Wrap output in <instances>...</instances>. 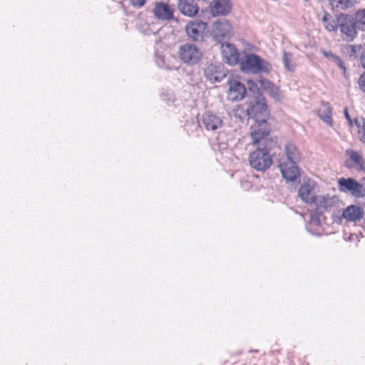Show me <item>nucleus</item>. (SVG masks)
I'll return each mask as SVG.
<instances>
[{"label": "nucleus", "mask_w": 365, "mask_h": 365, "mask_svg": "<svg viewBox=\"0 0 365 365\" xmlns=\"http://www.w3.org/2000/svg\"><path fill=\"white\" fill-rule=\"evenodd\" d=\"M247 115L255 120L251 127L250 135L255 142H259L264 136H269L270 126L267 121L268 117L267 106L262 96H258L255 101L251 102L247 108Z\"/></svg>", "instance_id": "nucleus-1"}, {"label": "nucleus", "mask_w": 365, "mask_h": 365, "mask_svg": "<svg viewBox=\"0 0 365 365\" xmlns=\"http://www.w3.org/2000/svg\"><path fill=\"white\" fill-rule=\"evenodd\" d=\"M252 142L257 148L249 155L250 165L258 172H264L272 165V157L275 155L272 150L277 148V141L264 136L259 142H255L252 139Z\"/></svg>", "instance_id": "nucleus-2"}, {"label": "nucleus", "mask_w": 365, "mask_h": 365, "mask_svg": "<svg viewBox=\"0 0 365 365\" xmlns=\"http://www.w3.org/2000/svg\"><path fill=\"white\" fill-rule=\"evenodd\" d=\"M240 66L242 71L250 73H268L271 69V66L267 61L254 53L246 54L240 61Z\"/></svg>", "instance_id": "nucleus-3"}, {"label": "nucleus", "mask_w": 365, "mask_h": 365, "mask_svg": "<svg viewBox=\"0 0 365 365\" xmlns=\"http://www.w3.org/2000/svg\"><path fill=\"white\" fill-rule=\"evenodd\" d=\"M336 24L340 30L343 41L350 42L356 36V26L354 17L346 14H341L336 17Z\"/></svg>", "instance_id": "nucleus-4"}, {"label": "nucleus", "mask_w": 365, "mask_h": 365, "mask_svg": "<svg viewBox=\"0 0 365 365\" xmlns=\"http://www.w3.org/2000/svg\"><path fill=\"white\" fill-rule=\"evenodd\" d=\"M178 53L180 59L187 65L197 63L202 57L201 51L193 43L181 45L179 47Z\"/></svg>", "instance_id": "nucleus-5"}, {"label": "nucleus", "mask_w": 365, "mask_h": 365, "mask_svg": "<svg viewBox=\"0 0 365 365\" xmlns=\"http://www.w3.org/2000/svg\"><path fill=\"white\" fill-rule=\"evenodd\" d=\"M232 26L227 19H221L213 23L211 36L217 42L221 43L224 39L231 36Z\"/></svg>", "instance_id": "nucleus-6"}, {"label": "nucleus", "mask_w": 365, "mask_h": 365, "mask_svg": "<svg viewBox=\"0 0 365 365\" xmlns=\"http://www.w3.org/2000/svg\"><path fill=\"white\" fill-rule=\"evenodd\" d=\"M175 7L167 2L160 1L154 3L152 13L158 21H168L174 19Z\"/></svg>", "instance_id": "nucleus-7"}, {"label": "nucleus", "mask_w": 365, "mask_h": 365, "mask_svg": "<svg viewBox=\"0 0 365 365\" xmlns=\"http://www.w3.org/2000/svg\"><path fill=\"white\" fill-rule=\"evenodd\" d=\"M201 123L205 130L208 131H217L220 130L224 122L222 117L217 113L205 111L201 117Z\"/></svg>", "instance_id": "nucleus-8"}, {"label": "nucleus", "mask_w": 365, "mask_h": 365, "mask_svg": "<svg viewBox=\"0 0 365 365\" xmlns=\"http://www.w3.org/2000/svg\"><path fill=\"white\" fill-rule=\"evenodd\" d=\"M338 188L341 192L350 194L351 195L359 198L361 196V183L356 180L348 178H341L338 180Z\"/></svg>", "instance_id": "nucleus-9"}, {"label": "nucleus", "mask_w": 365, "mask_h": 365, "mask_svg": "<svg viewBox=\"0 0 365 365\" xmlns=\"http://www.w3.org/2000/svg\"><path fill=\"white\" fill-rule=\"evenodd\" d=\"M204 75L207 80L211 83H220L227 77L220 63H207L204 70Z\"/></svg>", "instance_id": "nucleus-10"}, {"label": "nucleus", "mask_w": 365, "mask_h": 365, "mask_svg": "<svg viewBox=\"0 0 365 365\" xmlns=\"http://www.w3.org/2000/svg\"><path fill=\"white\" fill-rule=\"evenodd\" d=\"M227 84L229 86L227 98L230 101H240L245 98L247 91L244 84L236 79H229Z\"/></svg>", "instance_id": "nucleus-11"}, {"label": "nucleus", "mask_w": 365, "mask_h": 365, "mask_svg": "<svg viewBox=\"0 0 365 365\" xmlns=\"http://www.w3.org/2000/svg\"><path fill=\"white\" fill-rule=\"evenodd\" d=\"M207 28V24L201 20H195L188 22L185 26L187 36L193 41H200L203 38V34Z\"/></svg>", "instance_id": "nucleus-12"}, {"label": "nucleus", "mask_w": 365, "mask_h": 365, "mask_svg": "<svg viewBox=\"0 0 365 365\" xmlns=\"http://www.w3.org/2000/svg\"><path fill=\"white\" fill-rule=\"evenodd\" d=\"M222 56L225 63L235 66L240 63V53L237 48L230 43H222Z\"/></svg>", "instance_id": "nucleus-13"}, {"label": "nucleus", "mask_w": 365, "mask_h": 365, "mask_svg": "<svg viewBox=\"0 0 365 365\" xmlns=\"http://www.w3.org/2000/svg\"><path fill=\"white\" fill-rule=\"evenodd\" d=\"M297 164L290 162L279 163V167L284 179L290 182H294L297 180L299 177V170Z\"/></svg>", "instance_id": "nucleus-14"}, {"label": "nucleus", "mask_w": 365, "mask_h": 365, "mask_svg": "<svg viewBox=\"0 0 365 365\" xmlns=\"http://www.w3.org/2000/svg\"><path fill=\"white\" fill-rule=\"evenodd\" d=\"M339 199L336 196L319 195L317 196L314 204L316 205L317 210L322 212L335 207Z\"/></svg>", "instance_id": "nucleus-15"}, {"label": "nucleus", "mask_w": 365, "mask_h": 365, "mask_svg": "<svg viewBox=\"0 0 365 365\" xmlns=\"http://www.w3.org/2000/svg\"><path fill=\"white\" fill-rule=\"evenodd\" d=\"M298 195L305 202L312 204L317 196L314 195V185L310 182H306L301 185L298 190Z\"/></svg>", "instance_id": "nucleus-16"}, {"label": "nucleus", "mask_w": 365, "mask_h": 365, "mask_svg": "<svg viewBox=\"0 0 365 365\" xmlns=\"http://www.w3.org/2000/svg\"><path fill=\"white\" fill-rule=\"evenodd\" d=\"M178 7L183 15L190 17L195 16L199 10L195 0H179Z\"/></svg>", "instance_id": "nucleus-17"}, {"label": "nucleus", "mask_w": 365, "mask_h": 365, "mask_svg": "<svg viewBox=\"0 0 365 365\" xmlns=\"http://www.w3.org/2000/svg\"><path fill=\"white\" fill-rule=\"evenodd\" d=\"M232 9L230 0H214L210 4V10L213 16L226 15Z\"/></svg>", "instance_id": "nucleus-18"}, {"label": "nucleus", "mask_w": 365, "mask_h": 365, "mask_svg": "<svg viewBox=\"0 0 365 365\" xmlns=\"http://www.w3.org/2000/svg\"><path fill=\"white\" fill-rule=\"evenodd\" d=\"M364 215V210L357 205L348 206L342 213V216L348 221L356 222L360 220Z\"/></svg>", "instance_id": "nucleus-19"}, {"label": "nucleus", "mask_w": 365, "mask_h": 365, "mask_svg": "<svg viewBox=\"0 0 365 365\" xmlns=\"http://www.w3.org/2000/svg\"><path fill=\"white\" fill-rule=\"evenodd\" d=\"M332 109L327 103H322L318 110L319 118L326 124L331 126L333 125Z\"/></svg>", "instance_id": "nucleus-20"}, {"label": "nucleus", "mask_w": 365, "mask_h": 365, "mask_svg": "<svg viewBox=\"0 0 365 365\" xmlns=\"http://www.w3.org/2000/svg\"><path fill=\"white\" fill-rule=\"evenodd\" d=\"M263 89L275 101H279L282 96L279 88L269 81L264 80L262 81Z\"/></svg>", "instance_id": "nucleus-21"}, {"label": "nucleus", "mask_w": 365, "mask_h": 365, "mask_svg": "<svg viewBox=\"0 0 365 365\" xmlns=\"http://www.w3.org/2000/svg\"><path fill=\"white\" fill-rule=\"evenodd\" d=\"M346 153L350 160L355 164L356 170L365 173L364 159L362 155L359 152L352 150H347Z\"/></svg>", "instance_id": "nucleus-22"}, {"label": "nucleus", "mask_w": 365, "mask_h": 365, "mask_svg": "<svg viewBox=\"0 0 365 365\" xmlns=\"http://www.w3.org/2000/svg\"><path fill=\"white\" fill-rule=\"evenodd\" d=\"M284 153L289 162L293 163H298L299 162V153L294 144L287 143L284 146Z\"/></svg>", "instance_id": "nucleus-23"}, {"label": "nucleus", "mask_w": 365, "mask_h": 365, "mask_svg": "<svg viewBox=\"0 0 365 365\" xmlns=\"http://www.w3.org/2000/svg\"><path fill=\"white\" fill-rule=\"evenodd\" d=\"M322 21L325 29L328 31H336L338 29L336 19H334L331 16H329L327 14H324V16H323Z\"/></svg>", "instance_id": "nucleus-24"}, {"label": "nucleus", "mask_w": 365, "mask_h": 365, "mask_svg": "<svg viewBox=\"0 0 365 365\" xmlns=\"http://www.w3.org/2000/svg\"><path fill=\"white\" fill-rule=\"evenodd\" d=\"M354 19L357 29L365 31V9L357 11Z\"/></svg>", "instance_id": "nucleus-25"}, {"label": "nucleus", "mask_w": 365, "mask_h": 365, "mask_svg": "<svg viewBox=\"0 0 365 365\" xmlns=\"http://www.w3.org/2000/svg\"><path fill=\"white\" fill-rule=\"evenodd\" d=\"M292 54L289 52L283 51L282 62L284 68L289 71H292L294 69V65L292 63Z\"/></svg>", "instance_id": "nucleus-26"}, {"label": "nucleus", "mask_w": 365, "mask_h": 365, "mask_svg": "<svg viewBox=\"0 0 365 365\" xmlns=\"http://www.w3.org/2000/svg\"><path fill=\"white\" fill-rule=\"evenodd\" d=\"M361 48V45H347L344 48V52L350 58H355L357 52Z\"/></svg>", "instance_id": "nucleus-27"}, {"label": "nucleus", "mask_w": 365, "mask_h": 365, "mask_svg": "<svg viewBox=\"0 0 365 365\" xmlns=\"http://www.w3.org/2000/svg\"><path fill=\"white\" fill-rule=\"evenodd\" d=\"M344 115L350 128H352L354 125H356L357 128H360V122L356 118L352 119L351 118L347 108H344Z\"/></svg>", "instance_id": "nucleus-28"}, {"label": "nucleus", "mask_w": 365, "mask_h": 365, "mask_svg": "<svg viewBox=\"0 0 365 365\" xmlns=\"http://www.w3.org/2000/svg\"><path fill=\"white\" fill-rule=\"evenodd\" d=\"M322 53L324 57L327 58L329 60L334 62V63H336L338 61H339L340 58L338 56L334 54L331 51H322Z\"/></svg>", "instance_id": "nucleus-29"}, {"label": "nucleus", "mask_w": 365, "mask_h": 365, "mask_svg": "<svg viewBox=\"0 0 365 365\" xmlns=\"http://www.w3.org/2000/svg\"><path fill=\"white\" fill-rule=\"evenodd\" d=\"M319 212L317 210V211H313L310 213V220L315 225H319L320 223Z\"/></svg>", "instance_id": "nucleus-30"}, {"label": "nucleus", "mask_w": 365, "mask_h": 365, "mask_svg": "<svg viewBox=\"0 0 365 365\" xmlns=\"http://www.w3.org/2000/svg\"><path fill=\"white\" fill-rule=\"evenodd\" d=\"M358 128L359 138L363 143H365V121L364 119L362 125L360 123V128Z\"/></svg>", "instance_id": "nucleus-31"}, {"label": "nucleus", "mask_w": 365, "mask_h": 365, "mask_svg": "<svg viewBox=\"0 0 365 365\" xmlns=\"http://www.w3.org/2000/svg\"><path fill=\"white\" fill-rule=\"evenodd\" d=\"M155 58V63L159 68H168L165 64L164 56H160L156 53Z\"/></svg>", "instance_id": "nucleus-32"}, {"label": "nucleus", "mask_w": 365, "mask_h": 365, "mask_svg": "<svg viewBox=\"0 0 365 365\" xmlns=\"http://www.w3.org/2000/svg\"><path fill=\"white\" fill-rule=\"evenodd\" d=\"M129 1L133 6L137 7V8L143 7L145 5V1H146V0H129Z\"/></svg>", "instance_id": "nucleus-33"}, {"label": "nucleus", "mask_w": 365, "mask_h": 365, "mask_svg": "<svg viewBox=\"0 0 365 365\" xmlns=\"http://www.w3.org/2000/svg\"><path fill=\"white\" fill-rule=\"evenodd\" d=\"M359 86L360 89L365 92V73L361 74L358 81Z\"/></svg>", "instance_id": "nucleus-34"}, {"label": "nucleus", "mask_w": 365, "mask_h": 365, "mask_svg": "<svg viewBox=\"0 0 365 365\" xmlns=\"http://www.w3.org/2000/svg\"><path fill=\"white\" fill-rule=\"evenodd\" d=\"M335 64L337 66H339L341 69H342L344 73L345 74L346 67H345L344 61L341 58H339V61H338Z\"/></svg>", "instance_id": "nucleus-35"}, {"label": "nucleus", "mask_w": 365, "mask_h": 365, "mask_svg": "<svg viewBox=\"0 0 365 365\" xmlns=\"http://www.w3.org/2000/svg\"><path fill=\"white\" fill-rule=\"evenodd\" d=\"M146 29L145 30H143V32L146 34V35H150L151 34H155V31H153V30L150 29H149V26L148 25H146Z\"/></svg>", "instance_id": "nucleus-36"}, {"label": "nucleus", "mask_w": 365, "mask_h": 365, "mask_svg": "<svg viewBox=\"0 0 365 365\" xmlns=\"http://www.w3.org/2000/svg\"><path fill=\"white\" fill-rule=\"evenodd\" d=\"M360 61H361V66H363V68H365V51H364L362 53V54L361 56Z\"/></svg>", "instance_id": "nucleus-37"}, {"label": "nucleus", "mask_w": 365, "mask_h": 365, "mask_svg": "<svg viewBox=\"0 0 365 365\" xmlns=\"http://www.w3.org/2000/svg\"><path fill=\"white\" fill-rule=\"evenodd\" d=\"M361 190V197H365V183H361V188L360 189Z\"/></svg>", "instance_id": "nucleus-38"}]
</instances>
